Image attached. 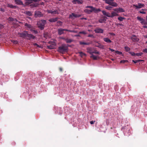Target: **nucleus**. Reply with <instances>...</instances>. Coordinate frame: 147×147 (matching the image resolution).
<instances>
[{"label":"nucleus","mask_w":147,"mask_h":147,"mask_svg":"<svg viewBox=\"0 0 147 147\" xmlns=\"http://www.w3.org/2000/svg\"><path fill=\"white\" fill-rule=\"evenodd\" d=\"M41 24H43L44 25H45L47 23V21L45 20H41Z\"/></svg>","instance_id":"nucleus-32"},{"label":"nucleus","mask_w":147,"mask_h":147,"mask_svg":"<svg viewBox=\"0 0 147 147\" xmlns=\"http://www.w3.org/2000/svg\"><path fill=\"white\" fill-rule=\"evenodd\" d=\"M13 44H18V42L16 40H11Z\"/></svg>","instance_id":"nucleus-45"},{"label":"nucleus","mask_w":147,"mask_h":147,"mask_svg":"<svg viewBox=\"0 0 147 147\" xmlns=\"http://www.w3.org/2000/svg\"><path fill=\"white\" fill-rule=\"evenodd\" d=\"M95 122V121H93V120H92V121H91L90 122V123L91 124V125H92V124H94V123Z\"/></svg>","instance_id":"nucleus-55"},{"label":"nucleus","mask_w":147,"mask_h":147,"mask_svg":"<svg viewBox=\"0 0 147 147\" xmlns=\"http://www.w3.org/2000/svg\"><path fill=\"white\" fill-rule=\"evenodd\" d=\"M124 49L125 51L127 52H129L130 50V48L127 46L124 47Z\"/></svg>","instance_id":"nucleus-34"},{"label":"nucleus","mask_w":147,"mask_h":147,"mask_svg":"<svg viewBox=\"0 0 147 147\" xmlns=\"http://www.w3.org/2000/svg\"><path fill=\"white\" fill-rule=\"evenodd\" d=\"M7 20L10 22H13L15 20L17 21V20L16 19H14L11 17H9L7 19Z\"/></svg>","instance_id":"nucleus-25"},{"label":"nucleus","mask_w":147,"mask_h":147,"mask_svg":"<svg viewBox=\"0 0 147 147\" xmlns=\"http://www.w3.org/2000/svg\"><path fill=\"white\" fill-rule=\"evenodd\" d=\"M94 31L96 33L102 34L104 32V30L101 28H96L94 30Z\"/></svg>","instance_id":"nucleus-10"},{"label":"nucleus","mask_w":147,"mask_h":147,"mask_svg":"<svg viewBox=\"0 0 147 147\" xmlns=\"http://www.w3.org/2000/svg\"><path fill=\"white\" fill-rule=\"evenodd\" d=\"M113 8L111 6H105V8L109 10H111L112 8Z\"/></svg>","instance_id":"nucleus-36"},{"label":"nucleus","mask_w":147,"mask_h":147,"mask_svg":"<svg viewBox=\"0 0 147 147\" xmlns=\"http://www.w3.org/2000/svg\"><path fill=\"white\" fill-rule=\"evenodd\" d=\"M103 40L104 41L108 43H111L112 42L111 40L108 37L104 38Z\"/></svg>","instance_id":"nucleus-22"},{"label":"nucleus","mask_w":147,"mask_h":147,"mask_svg":"<svg viewBox=\"0 0 147 147\" xmlns=\"http://www.w3.org/2000/svg\"><path fill=\"white\" fill-rule=\"evenodd\" d=\"M15 2L18 5H20L24 6H25V5L23 3V2L21 0H15Z\"/></svg>","instance_id":"nucleus-18"},{"label":"nucleus","mask_w":147,"mask_h":147,"mask_svg":"<svg viewBox=\"0 0 147 147\" xmlns=\"http://www.w3.org/2000/svg\"><path fill=\"white\" fill-rule=\"evenodd\" d=\"M131 39L133 42H138L139 39L138 38H137L136 36L134 34L132 35V36L131 37Z\"/></svg>","instance_id":"nucleus-16"},{"label":"nucleus","mask_w":147,"mask_h":147,"mask_svg":"<svg viewBox=\"0 0 147 147\" xmlns=\"http://www.w3.org/2000/svg\"><path fill=\"white\" fill-rule=\"evenodd\" d=\"M87 51L90 54L92 55V49L91 48H87Z\"/></svg>","instance_id":"nucleus-26"},{"label":"nucleus","mask_w":147,"mask_h":147,"mask_svg":"<svg viewBox=\"0 0 147 147\" xmlns=\"http://www.w3.org/2000/svg\"><path fill=\"white\" fill-rule=\"evenodd\" d=\"M57 23H58V24L59 23V24H60V25H62V22L60 21H57Z\"/></svg>","instance_id":"nucleus-61"},{"label":"nucleus","mask_w":147,"mask_h":147,"mask_svg":"<svg viewBox=\"0 0 147 147\" xmlns=\"http://www.w3.org/2000/svg\"><path fill=\"white\" fill-rule=\"evenodd\" d=\"M129 53L132 56H136V53H135L134 52L129 51Z\"/></svg>","instance_id":"nucleus-40"},{"label":"nucleus","mask_w":147,"mask_h":147,"mask_svg":"<svg viewBox=\"0 0 147 147\" xmlns=\"http://www.w3.org/2000/svg\"><path fill=\"white\" fill-rule=\"evenodd\" d=\"M30 30L32 32H34L35 34H37V33H38V31H37V30H33L32 29H31Z\"/></svg>","instance_id":"nucleus-43"},{"label":"nucleus","mask_w":147,"mask_h":147,"mask_svg":"<svg viewBox=\"0 0 147 147\" xmlns=\"http://www.w3.org/2000/svg\"><path fill=\"white\" fill-rule=\"evenodd\" d=\"M67 31V29H62V28H59L57 30L58 34L59 35H61L64 34V31Z\"/></svg>","instance_id":"nucleus-9"},{"label":"nucleus","mask_w":147,"mask_h":147,"mask_svg":"<svg viewBox=\"0 0 147 147\" xmlns=\"http://www.w3.org/2000/svg\"><path fill=\"white\" fill-rule=\"evenodd\" d=\"M105 3L111 6L112 7H116L118 5L117 3L115 2L112 1V2L109 1L108 0H107Z\"/></svg>","instance_id":"nucleus-5"},{"label":"nucleus","mask_w":147,"mask_h":147,"mask_svg":"<svg viewBox=\"0 0 147 147\" xmlns=\"http://www.w3.org/2000/svg\"><path fill=\"white\" fill-rule=\"evenodd\" d=\"M79 53L80 54V56L82 57H83L84 56H86V54L82 52H79Z\"/></svg>","instance_id":"nucleus-37"},{"label":"nucleus","mask_w":147,"mask_h":147,"mask_svg":"<svg viewBox=\"0 0 147 147\" xmlns=\"http://www.w3.org/2000/svg\"><path fill=\"white\" fill-rule=\"evenodd\" d=\"M26 35V37H28L27 39L29 40H30L32 39H34L35 38V37L32 34L28 33V32Z\"/></svg>","instance_id":"nucleus-15"},{"label":"nucleus","mask_w":147,"mask_h":147,"mask_svg":"<svg viewBox=\"0 0 147 147\" xmlns=\"http://www.w3.org/2000/svg\"><path fill=\"white\" fill-rule=\"evenodd\" d=\"M7 7L11 8H16L17 7L16 6L13 5L12 4H8L7 5Z\"/></svg>","instance_id":"nucleus-30"},{"label":"nucleus","mask_w":147,"mask_h":147,"mask_svg":"<svg viewBox=\"0 0 147 147\" xmlns=\"http://www.w3.org/2000/svg\"><path fill=\"white\" fill-rule=\"evenodd\" d=\"M104 117L106 119V121L105 122L104 124L105 123L106 125H107L109 124L111 118H109V113L107 112L104 113Z\"/></svg>","instance_id":"nucleus-3"},{"label":"nucleus","mask_w":147,"mask_h":147,"mask_svg":"<svg viewBox=\"0 0 147 147\" xmlns=\"http://www.w3.org/2000/svg\"><path fill=\"white\" fill-rule=\"evenodd\" d=\"M67 31L69 32H76V31H75V30H68V29H67Z\"/></svg>","instance_id":"nucleus-52"},{"label":"nucleus","mask_w":147,"mask_h":147,"mask_svg":"<svg viewBox=\"0 0 147 147\" xmlns=\"http://www.w3.org/2000/svg\"><path fill=\"white\" fill-rule=\"evenodd\" d=\"M121 130L123 131L125 136H128L131 134V129L129 125L126 124L121 128Z\"/></svg>","instance_id":"nucleus-1"},{"label":"nucleus","mask_w":147,"mask_h":147,"mask_svg":"<svg viewBox=\"0 0 147 147\" xmlns=\"http://www.w3.org/2000/svg\"><path fill=\"white\" fill-rule=\"evenodd\" d=\"M39 5L38 3L36 2L35 3H33L29 5L30 7L32 9H33L35 7H37Z\"/></svg>","instance_id":"nucleus-17"},{"label":"nucleus","mask_w":147,"mask_h":147,"mask_svg":"<svg viewBox=\"0 0 147 147\" xmlns=\"http://www.w3.org/2000/svg\"><path fill=\"white\" fill-rule=\"evenodd\" d=\"M143 52L144 53H147V49L146 48L143 49Z\"/></svg>","instance_id":"nucleus-53"},{"label":"nucleus","mask_w":147,"mask_h":147,"mask_svg":"<svg viewBox=\"0 0 147 147\" xmlns=\"http://www.w3.org/2000/svg\"><path fill=\"white\" fill-rule=\"evenodd\" d=\"M115 52L116 54H117L119 55H121L122 54V52L118 51H116Z\"/></svg>","instance_id":"nucleus-44"},{"label":"nucleus","mask_w":147,"mask_h":147,"mask_svg":"<svg viewBox=\"0 0 147 147\" xmlns=\"http://www.w3.org/2000/svg\"><path fill=\"white\" fill-rule=\"evenodd\" d=\"M41 0H27L25 3V5L29 6L30 5L33 3V2L35 3L38 2Z\"/></svg>","instance_id":"nucleus-4"},{"label":"nucleus","mask_w":147,"mask_h":147,"mask_svg":"<svg viewBox=\"0 0 147 147\" xmlns=\"http://www.w3.org/2000/svg\"><path fill=\"white\" fill-rule=\"evenodd\" d=\"M33 45L34 46H37L38 47V48H40L41 47L39 45H38L37 43H34L33 44Z\"/></svg>","instance_id":"nucleus-47"},{"label":"nucleus","mask_w":147,"mask_h":147,"mask_svg":"<svg viewBox=\"0 0 147 147\" xmlns=\"http://www.w3.org/2000/svg\"><path fill=\"white\" fill-rule=\"evenodd\" d=\"M55 46V44H54L53 45H48L47 46V47L48 49H54V46Z\"/></svg>","instance_id":"nucleus-28"},{"label":"nucleus","mask_w":147,"mask_h":147,"mask_svg":"<svg viewBox=\"0 0 147 147\" xmlns=\"http://www.w3.org/2000/svg\"><path fill=\"white\" fill-rule=\"evenodd\" d=\"M38 27L41 30H43L45 28V26L43 24L40 23L38 24Z\"/></svg>","instance_id":"nucleus-20"},{"label":"nucleus","mask_w":147,"mask_h":147,"mask_svg":"<svg viewBox=\"0 0 147 147\" xmlns=\"http://www.w3.org/2000/svg\"><path fill=\"white\" fill-rule=\"evenodd\" d=\"M109 50L111 51L112 52H114L115 51L114 50L112 49H111V48H109Z\"/></svg>","instance_id":"nucleus-63"},{"label":"nucleus","mask_w":147,"mask_h":147,"mask_svg":"<svg viewBox=\"0 0 147 147\" xmlns=\"http://www.w3.org/2000/svg\"><path fill=\"white\" fill-rule=\"evenodd\" d=\"M126 61H127L125 60H122L120 61V63H124Z\"/></svg>","instance_id":"nucleus-51"},{"label":"nucleus","mask_w":147,"mask_h":147,"mask_svg":"<svg viewBox=\"0 0 147 147\" xmlns=\"http://www.w3.org/2000/svg\"><path fill=\"white\" fill-rule=\"evenodd\" d=\"M98 22L100 23H102L104 21L102 19H100L98 20Z\"/></svg>","instance_id":"nucleus-48"},{"label":"nucleus","mask_w":147,"mask_h":147,"mask_svg":"<svg viewBox=\"0 0 147 147\" xmlns=\"http://www.w3.org/2000/svg\"><path fill=\"white\" fill-rule=\"evenodd\" d=\"M80 45H89L90 44L89 42H85L82 41H80Z\"/></svg>","instance_id":"nucleus-31"},{"label":"nucleus","mask_w":147,"mask_h":147,"mask_svg":"<svg viewBox=\"0 0 147 147\" xmlns=\"http://www.w3.org/2000/svg\"><path fill=\"white\" fill-rule=\"evenodd\" d=\"M28 31L24 30L22 33H18V34L20 35V36L21 37L25 38L26 36V34H27Z\"/></svg>","instance_id":"nucleus-14"},{"label":"nucleus","mask_w":147,"mask_h":147,"mask_svg":"<svg viewBox=\"0 0 147 147\" xmlns=\"http://www.w3.org/2000/svg\"><path fill=\"white\" fill-rule=\"evenodd\" d=\"M143 54V53L142 52L140 53H136V56H141Z\"/></svg>","instance_id":"nucleus-42"},{"label":"nucleus","mask_w":147,"mask_h":147,"mask_svg":"<svg viewBox=\"0 0 147 147\" xmlns=\"http://www.w3.org/2000/svg\"><path fill=\"white\" fill-rule=\"evenodd\" d=\"M65 41L67 43H70L73 41V40L71 39H69L67 38H65Z\"/></svg>","instance_id":"nucleus-23"},{"label":"nucleus","mask_w":147,"mask_h":147,"mask_svg":"<svg viewBox=\"0 0 147 147\" xmlns=\"http://www.w3.org/2000/svg\"><path fill=\"white\" fill-rule=\"evenodd\" d=\"M25 26L29 29H31L32 27V26L30 24H29L27 23H26L25 24Z\"/></svg>","instance_id":"nucleus-29"},{"label":"nucleus","mask_w":147,"mask_h":147,"mask_svg":"<svg viewBox=\"0 0 147 147\" xmlns=\"http://www.w3.org/2000/svg\"><path fill=\"white\" fill-rule=\"evenodd\" d=\"M60 39L63 40H64L65 41V39L66 38H65L64 37H60Z\"/></svg>","instance_id":"nucleus-62"},{"label":"nucleus","mask_w":147,"mask_h":147,"mask_svg":"<svg viewBox=\"0 0 147 147\" xmlns=\"http://www.w3.org/2000/svg\"><path fill=\"white\" fill-rule=\"evenodd\" d=\"M93 53H94V54H99L100 53L98 51H93L92 54Z\"/></svg>","instance_id":"nucleus-46"},{"label":"nucleus","mask_w":147,"mask_h":147,"mask_svg":"<svg viewBox=\"0 0 147 147\" xmlns=\"http://www.w3.org/2000/svg\"><path fill=\"white\" fill-rule=\"evenodd\" d=\"M107 19V18L106 17H104V18L103 19L104 22V21H106V19Z\"/></svg>","instance_id":"nucleus-56"},{"label":"nucleus","mask_w":147,"mask_h":147,"mask_svg":"<svg viewBox=\"0 0 147 147\" xmlns=\"http://www.w3.org/2000/svg\"><path fill=\"white\" fill-rule=\"evenodd\" d=\"M132 61L134 63H136L138 62V61H137V60H132Z\"/></svg>","instance_id":"nucleus-59"},{"label":"nucleus","mask_w":147,"mask_h":147,"mask_svg":"<svg viewBox=\"0 0 147 147\" xmlns=\"http://www.w3.org/2000/svg\"><path fill=\"white\" fill-rule=\"evenodd\" d=\"M24 13L27 16H32V13L30 11H26Z\"/></svg>","instance_id":"nucleus-24"},{"label":"nucleus","mask_w":147,"mask_h":147,"mask_svg":"<svg viewBox=\"0 0 147 147\" xmlns=\"http://www.w3.org/2000/svg\"><path fill=\"white\" fill-rule=\"evenodd\" d=\"M118 11L119 12H125L124 9L121 7L118 8Z\"/></svg>","instance_id":"nucleus-33"},{"label":"nucleus","mask_w":147,"mask_h":147,"mask_svg":"<svg viewBox=\"0 0 147 147\" xmlns=\"http://www.w3.org/2000/svg\"><path fill=\"white\" fill-rule=\"evenodd\" d=\"M137 18L138 20L140 22V23L142 25H147V22L145 21V19H144L142 18H141L139 16H137Z\"/></svg>","instance_id":"nucleus-6"},{"label":"nucleus","mask_w":147,"mask_h":147,"mask_svg":"<svg viewBox=\"0 0 147 147\" xmlns=\"http://www.w3.org/2000/svg\"><path fill=\"white\" fill-rule=\"evenodd\" d=\"M79 33L80 34H86V32L84 31H81V32H80Z\"/></svg>","instance_id":"nucleus-54"},{"label":"nucleus","mask_w":147,"mask_h":147,"mask_svg":"<svg viewBox=\"0 0 147 147\" xmlns=\"http://www.w3.org/2000/svg\"><path fill=\"white\" fill-rule=\"evenodd\" d=\"M77 2L78 4H82L83 1L82 0H74L73 3H74V2Z\"/></svg>","instance_id":"nucleus-27"},{"label":"nucleus","mask_w":147,"mask_h":147,"mask_svg":"<svg viewBox=\"0 0 147 147\" xmlns=\"http://www.w3.org/2000/svg\"><path fill=\"white\" fill-rule=\"evenodd\" d=\"M133 6L135 7L137 9L142 7H144V4L140 3H138V5L137 4H134Z\"/></svg>","instance_id":"nucleus-11"},{"label":"nucleus","mask_w":147,"mask_h":147,"mask_svg":"<svg viewBox=\"0 0 147 147\" xmlns=\"http://www.w3.org/2000/svg\"><path fill=\"white\" fill-rule=\"evenodd\" d=\"M140 13L142 14H145L146 13V12L144 11H140Z\"/></svg>","instance_id":"nucleus-58"},{"label":"nucleus","mask_w":147,"mask_h":147,"mask_svg":"<svg viewBox=\"0 0 147 147\" xmlns=\"http://www.w3.org/2000/svg\"><path fill=\"white\" fill-rule=\"evenodd\" d=\"M0 11L3 13L5 12V10L3 8L1 7L0 8Z\"/></svg>","instance_id":"nucleus-50"},{"label":"nucleus","mask_w":147,"mask_h":147,"mask_svg":"<svg viewBox=\"0 0 147 147\" xmlns=\"http://www.w3.org/2000/svg\"><path fill=\"white\" fill-rule=\"evenodd\" d=\"M34 16L36 18L40 17L43 16V14L41 11H36L35 12Z\"/></svg>","instance_id":"nucleus-12"},{"label":"nucleus","mask_w":147,"mask_h":147,"mask_svg":"<svg viewBox=\"0 0 147 147\" xmlns=\"http://www.w3.org/2000/svg\"><path fill=\"white\" fill-rule=\"evenodd\" d=\"M125 19V18L124 17L121 16L119 17L118 18V19L120 21H122L123 20Z\"/></svg>","instance_id":"nucleus-39"},{"label":"nucleus","mask_w":147,"mask_h":147,"mask_svg":"<svg viewBox=\"0 0 147 147\" xmlns=\"http://www.w3.org/2000/svg\"><path fill=\"white\" fill-rule=\"evenodd\" d=\"M68 46L65 44H63L58 47V51L61 53L63 54L68 51Z\"/></svg>","instance_id":"nucleus-2"},{"label":"nucleus","mask_w":147,"mask_h":147,"mask_svg":"<svg viewBox=\"0 0 147 147\" xmlns=\"http://www.w3.org/2000/svg\"><path fill=\"white\" fill-rule=\"evenodd\" d=\"M93 6H90V5H88L86 7V8H91Z\"/></svg>","instance_id":"nucleus-57"},{"label":"nucleus","mask_w":147,"mask_h":147,"mask_svg":"<svg viewBox=\"0 0 147 147\" xmlns=\"http://www.w3.org/2000/svg\"><path fill=\"white\" fill-rule=\"evenodd\" d=\"M90 12L91 13L94 12L95 13H96L101 11V9H96V7H93V6L90 10Z\"/></svg>","instance_id":"nucleus-7"},{"label":"nucleus","mask_w":147,"mask_h":147,"mask_svg":"<svg viewBox=\"0 0 147 147\" xmlns=\"http://www.w3.org/2000/svg\"><path fill=\"white\" fill-rule=\"evenodd\" d=\"M114 10V11H117V12H118V8H115V9H113Z\"/></svg>","instance_id":"nucleus-60"},{"label":"nucleus","mask_w":147,"mask_h":147,"mask_svg":"<svg viewBox=\"0 0 147 147\" xmlns=\"http://www.w3.org/2000/svg\"><path fill=\"white\" fill-rule=\"evenodd\" d=\"M3 26H4L3 24H0V29L1 28H2L3 27Z\"/></svg>","instance_id":"nucleus-64"},{"label":"nucleus","mask_w":147,"mask_h":147,"mask_svg":"<svg viewBox=\"0 0 147 147\" xmlns=\"http://www.w3.org/2000/svg\"><path fill=\"white\" fill-rule=\"evenodd\" d=\"M59 19V18L56 17L55 18H52L49 20V21L50 22H55L57 21Z\"/></svg>","instance_id":"nucleus-19"},{"label":"nucleus","mask_w":147,"mask_h":147,"mask_svg":"<svg viewBox=\"0 0 147 147\" xmlns=\"http://www.w3.org/2000/svg\"><path fill=\"white\" fill-rule=\"evenodd\" d=\"M102 14L110 18V13L108 12H106L105 10H102Z\"/></svg>","instance_id":"nucleus-21"},{"label":"nucleus","mask_w":147,"mask_h":147,"mask_svg":"<svg viewBox=\"0 0 147 147\" xmlns=\"http://www.w3.org/2000/svg\"><path fill=\"white\" fill-rule=\"evenodd\" d=\"M91 57L94 60H96L97 59V57L96 56H95L93 54L91 55Z\"/></svg>","instance_id":"nucleus-41"},{"label":"nucleus","mask_w":147,"mask_h":147,"mask_svg":"<svg viewBox=\"0 0 147 147\" xmlns=\"http://www.w3.org/2000/svg\"><path fill=\"white\" fill-rule=\"evenodd\" d=\"M47 12L49 13H51L52 15L54 14H59V12L56 9L53 11L52 10H47Z\"/></svg>","instance_id":"nucleus-8"},{"label":"nucleus","mask_w":147,"mask_h":147,"mask_svg":"<svg viewBox=\"0 0 147 147\" xmlns=\"http://www.w3.org/2000/svg\"><path fill=\"white\" fill-rule=\"evenodd\" d=\"M82 16L81 14H75L74 13H72L71 14L69 15V18L70 19H72L73 17H74L75 18H77L80 17Z\"/></svg>","instance_id":"nucleus-13"},{"label":"nucleus","mask_w":147,"mask_h":147,"mask_svg":"<svg viewBox=\"0 0 147 147\" xmlns=\"http://www.w3.org/2000/svg\"><path fill=\"white\" fill-rule=\"evenodd\" d=\"M88 37H89L93 38H94V36H93V34H89L88 36Z\"/></svg>","instance_id":"nucleus-49"},{"label":"nucleus","mask_w":147,"mask_h":147,"mask_svg":"<svg viewBox=\"0 0 147 147\" xmlns=\"http://www.w3.org/2000/svg\"><path fill=\"white\" fill-rule=\"evenodd\" d=\"M115 12L113 11L111 13V15H110V18H113L115 16Z\"/></svg>","instance_id":"nucleus-35"},{"label":"nucleus","mask_w":147,"mask_h":147,"mask_svg":"<svg viewBox=\"0 0 147 147\" xmlns=\"http://www.w3.org/2000/svg\"><path fill=\"white\" fill-rule=\"evenodd\" d=\"M84 12L86 13L90 14L91 13L90 12V10L88 9H86L84 10Z\"/></svg>","instance_id":"nucleus-38"}]
</instances>
